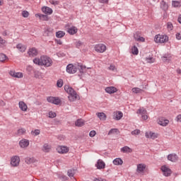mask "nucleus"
<instances>
[{
	"label": "nucleus",
	"instance_id": "nucleus-45",
	"mask_svg": "<svg viewBox=\"0 0 181 181\" xmlns=\"http://www.w3.org/2000/svg\"><path fill=\"white\" fill-rule=\"evenodd\" d=\"M57 86L59 88H62L63 87V79H59L57 82Z\"/></svg>",
	"mask_w": 181,
	"mask_h": 181
},
{
	"label": "nucleus",
	"instance_id": "nucleus-46",
	"mask_svg": "<svg viewBox=\"0 0 181 181\" xmlns=\"http://www.w3.org/2000/svg\"><path fill=\"white\" fill-rule=\"evenodd\" d=\"M140 37H141V33H139V31H137L134 34V39L135 40H137Z\"/></svg>",
	"mask_w": 181,
	"mask_h": 181
},
{
	"label": "nucleus",
	"instance_id": "nucleus-12",
	"mask_svg": "<svg viewBox=\"0 0 181 181\" xmlns=\"http://www.w3.org/2000/svg\"><path fill=\"white\" fill-rule=\"evenodd\" d=\"M57 151L59 153H67L69 152V148L61 146L57 148Z\"/></svg>",
	"mask_w": 181,
	"mask_h": 181
},
{
	"label": "nucleus",
	"instance_id": "nucleus-5",
	"mask_svg": "<svg viewBox=\"0 0 181 181\" xmlns=\"http://www.w3.org/2000/svg\"><path fill=\"white\" fill-rule=\"evenodd\" d=\"M77 70H78L77 66L71 64H69L66 66V71L67 73H69V74H74L75 73H77Z\"/></svg>",
	"mask_w": 181,
	"mask_h": 181
},
{
	"label": "nucleus",
	"instance_id": "nucleus-15",
	"mask_svg": "<svg viewBox=\"0 0 181 181\" xmlns=\"http://www.w3.org/2000/svg\"><path fill=\"white\" fill-rule=\"evenodd\" d=\"M21 148H26L29 146V140L22 139L19 142Z\"/></svg>",
	"mask_w": 181,
	"mask_h": 181
},
{
	"label": "nucleus",
	"instance_id": "nucleus-14",
	"mask_svg": "<svg viewBox=\"0 0 181 181\" xmlns=\"http://www.w3.org/2000/svg\"><path fill=\"white\" fill-rule=\"evenodd\" d=\"M105 91L108 94H114V93H117V91H118V90L115 87L110 86V87H107L105 88Z\"/></svg>",
	"mask_w": 181,
	"mask_h": 181
},
{
	"label": "nucleus",
	"instance_id": "nucleus-16",
	"mask_svg": "<svg viewBox=\"0 0 181 181\" xmlns=\"http://www.w3.org/2000/svg\"><path fill=\"white\" fill-rule=\"evenodd\" d=\"M19 108L21 111H28V105L23 101H20L18 103Z\"/></svg>",
	"mask_w": 181,
	"mask_h": 181
},
{
	"label": "nucleus",
	"instance_id": "nucleus-50",
	"mask_svg": "<svg viewBox=\"0 0 181 181\" xmlns=\"http://www.w3.org/2000/svg\"><path fill=\"white\" fill-rule=\"evenodd\" d=\"M160 40V35H157L155 36L154 42H156V43H159Z\"/></svg>",
	"mask_w": 181,
	"mask_h": 181
},
{
	"label": "nucleus",
	"instance_id": "nucleus-30",
	"mask_svg": "<svg viewBox=\"0 0 181 181\" xmlns=\"http://www.w3.org/2000/svg\"><path fill=\"white\" fill-rule=\"evenodd\" d=\"M16 47L19 49L20 52H21L22 53H23V52H25L26 50V47H25L22 44H18L16 45Z\"/></svg>",
	"mask_w": 181,
	"mask_h": 181
},
{
	"label": "nucleus",
	"instance_id": "nucleus-10",
	"mask_svg": "<svg viewBox=\"0 0 181 181\" xmlns=\"http://www.w3.org/2000/svg\"><path fill=\"white\" fill-rule=\"evenodd\" d=\"M177 159H179V157L176 153H171L168 156V160L170 162H176Z\"/></svg>",
	"mask_w": 181,
	"mask_h": 181
},
{
	"label": "nucleus",
	"instance_id": "nucleus-39",
	"mask_svg": "<svg viewBox=\"0 0 181 181\" xmlns=\"http://www.w3.org/2000/svg\"><path fill=\"white\" fill-rule=\"evenodd\" d=\"M173 6H174V8H179V6H181V2L177 1H173Z\"/></svg>",
	"mask_w": 181,
	"mask_h": 181
},
{
	"label": "nucleus",
	"instance_id": "nucleus-57",
	"mask_svg": "<svg viewBox=\"0 0 181 181\" xmlns=\"http://www.w3.org/2000/svg\"><path fill=\"white\" fill-rule=\"evenodd\" d=\"M136 42H145V38L144 37H139L138 40H136Z\"/></svg>",
	"mask_w": 181,
	"mask_h": 181
},
{
	"label": "nucleus",
	"instance_id": "nucleus-1",
	"mask_svg": "<svg viewBox=\"0 0 181 181\" xmlns=\"http://www.w3.org/2000/svg\"><path fill=\"white\" fill-rule=\"evenodd\" d=\"M33 63L38 66H45V67H50L53 64L52 59L47 56H42L40 59L35 58L33 59Z\"/></svg>",
	"mask_w": 181,
	"mask_h": 181
},
{
	"label": "nucleus",
	"instance_id": "nucleus-48",
	"mask_svg": "<svg viewBox=\"0 0 181 181\" xmlns=\"http://www.w3.org/2000/svg\"><path fill=\"white\" fill-rule=\"evenodd\" d=\"M167 29H168V30H173V24L170 22H168L167 23Z\"/></svg>",
	"mask_w": 181,
	"mask_h": 181
},
{
	"label": "nucleus",
	"instance_id": "nucleus-9",
	"mask_svg": "<svg viewBox=\"0 0 181 181\" xmlns=\"http://www.w3.org/2000/svg\"><path fill=\"white\" fill-rule=\"evenodd\" d=\"M37 53V49L35 47L30 48L28 52V54L30 56V57H35V56H36Z\"/></svg>",
	"mask_w": 181,
	"mask_h": 181
},
{
	"label": "nucleus",
	"instance_id": "nucleus-7",
	"mask_svg": "<svg viewBox=\"0 0 181 181\" xmlns=\"http://www.w3.org/2000/svg\"><path fill=\"white\" fill-rule=\"evenodd\" d=\"M19 162H21V158H19V156H13L11 158V165L16 167L19 165Z\"/></svg>",
	"mask_w": 181,
	"mask_h": 181
},
{
	"label": "nucleus",
	"instance_id": "nucleus-2",
	"mask_svg": "<svg viewBox=\"0 0 181 181\" xmlns=\"http://www.w3.org/2000/svg\"><path fill=\"white\" fill-rule=\"evenodd\" d=\"M64 90L69 94L68 96V98L69 101H75V100H77L78 98V95H77V92L74 90V89L69 86H64Z\"/></svg>",
	"mask_w": 181,
	"mask_h": 181
},
{
	"label": "nucleus",
	"instance_id": "nucleus-32",
	"mask_svg": "<svg viewBox=\"0 0 181 181\" xmlns=\"http://www.w3.org/2000/svg\"><path fill=\"white\" fill-rule=\"evenodd\" d=\"M136 114H141V115H145L146 114H148V112L146 111V109L142 107L137 110Z\"/></svg>",
	"mask_w": 181,
	"mask_h": 181
},
{
	"label": "nucleus",
	"instance_id": "nucleus-18",
	"mask_svg": "<svg viewBox=\"0 0 181 181\" xmlns=\"http://www.w3.org/2000/svg\"><path fill=\"white\" fill-rule=\"evenodd\" d=\"M53 35V28H47L44 31V36H52Z\"/></svg>",
	"mask_w": 181,
	"mask_h": 181
},
{
	"label": "nucleus",
	"instance_id": "nucleus-34",
	"mask_svg": "<svg viewBox=\"0 0 181 181\" xmlns=\"http://www.w3.org/2000/svg\"><path fill=\"white\" fill-rule=\"evenodd\" d=\"M132 91H133L136 94H139V93L141 94V93H144V90H142L139 88H133L132 89Z\"/></svg>",
	"mask_w": 181,
	"mask_h": 181
},
{
	"label": "nucleus",
	"instance_id": "nucleus-63",
	"mask_svg": "<svg viewBox=\"0 0 181 181\" xmlns=\"http://www.w3.org/2000/svg\"><path fill=\"white\" fill-rule=\"evenodd\" d=\"M176 119L178 122H181V115H178Z\"/></svg>",
	"mask_w": 181,
	"mask_h": 181
},
{
	"label": "nucleus",
	"instance_id": "nucleus-41",
	"mask_svg": "<svg viewBox=\"0 0 181 181\" xmlns=\"http://www.w3.org/2000/svg\"><path fill=\"white\" fill-rule=\"evenodd\" d=\"M118 132V129H111L107 135H114Z\"/></svg>",
	"mask_w": 181,
	"mask_h": 181
},
{
	"label": "nucleus",
	"instance_id": "nucleus-22",
	"mask_svg": "<svg viewBox=\"0 0 181 181\" xmlns=\"http://www.w3.org/2000/svg\"><path fill=\"white\" fill-rule=\"evenodd\" d=\"M145 136L146 138H151V139H155L156 138H158L156 134L155 133H153L152 132H146Z\"/></svg>",
	"mask_w": 181,
	"mask_h": 181
},
{
	"label": "nucleus",
	"instance_id": "nucleus-53",
	"mask_svg": "<svg viewBox=\"0 0 181 181\" xmlns=\"http://www.w3.org/2000/svg\"><path fill=\"white\" fill-rule=\"evenodd\" d=\"M97 134V133L95 132V131L92 130V131H90V133H89V136H90V138H93V136H95V134Z\"/></svg>",
	"mask_w": 181,
	"mask_h": 181
},
{
	"label": "nucleus",
	"instance_id": "nucleus-51",
	"mask_svg": "<svg viewBox=\"0 0 181 181\" xmlns=\"http://www.w3.org/2000/svg\"><path fill=\"white\" fill-rule=\"evenodd\" d=\"M22 16L23 18H28L29 16V12H28V11H23L22 12Z\"/></svg>",
	"mask_w": 181,
	"mask_h": 181
},
{
	"label": "nucleus",
	"instance_id": "nucleus-49",
	"mask_svg": "<svg viewBox=\"0 0 181 181\" xmlns=\"http://www.w3.org/2000/svg\"><path fill=\"white\" fill-rule=\"evenodd\" d=\"M141 134V130L135 129L132 132V135H139Z\"/></svg>",
	"mask_w": 181,
	"mask_h": 181
},
{
	"label": "nucleus",
	"instance_id": "nucleus-58",
	"mask_svg": "<svg viewBox=\"0 0 181 181\" xmlns=\"http://www.w3.org/2000/svg\"><path fill=\"white\" fill-rule=\"evenodd\" d=\"M108 69L110 70L111 71H114L115 70V66L114 65H110L109 67H108Z\"/></svg>",
	"mask_w": 181,
	"mask_h": 181
},
{
	"label": "nucleus",
	"instance_id": "nucleus-55",
	"mask_svg": "<svg viewBox=\"0 0 181 181\" xmlns=\"http://www.w3.org/2000/svg\"><path fill=\"white\" fill-rule=\"evenodd\" d=\"M82 45H83V42H81V41H78L76 42V47L78 49H80V46H82Z\"/></svg>",
	"mask_w": 181,
	"mask_h": 181
},
{
	"label": "nucleus",
	"instance_id": "nucleus-6",
	"mask_svg": "<svg viewBox=\"0 0 181 181\" xmlns=\"http://www.w3.org/2000/svg\"><path fill=\"white\" fill-rule=\"evenodd\" d=\"M161 170L164 176L166 177L172 175V170H170V168H168L166 165L161 166Z\"/></svg>",
	"mask_w": 181,
	"mask_h": 181
},
{
	"label": "nucleus",
	"instance_id": "nucleus-38",
	"mask_svg": "<svg viewBox=\"0 0 181 181\" xmlns=\"http://www.w3.org/2000/svg\"><path fill=\"white\" fill-rule=\"evenodd\" d=\"M64 35H66V33L63 31H58L56 33V36L58 38L63 37L64 36Z\"/></svg>",
	"mask_w": 181,
	"mask_h": 181
},
{
	"label": "nucleus",
	"instance_id": "nucleus-62",
	"mask_svg": "<svg viewBox=\"0 0 181 181\" xmlns=\"http://www.w3.org/2000/svg\"><path fill=\"white\" fill-rule=\"evenodd\" d=\"M142 119L146 120L148 119V114L141 115Z\"/></svg>",
	"mask_w": 181,
	"mask_h": 181
},
{
	"label": "nucleus",
	"instance_id": "nucleus-37",
	"mask_svg": "<svg viewBox=\"0 0 181 181\" xmlns=\"http://www.w3.org/2000/svg\"><path fill=\"white\" fill-rule=\"evenodd\" d=\"M162 60L164 62H169V60H170V56L169 54H165L163 57H162Z\"/></svg>",
	"mask_w": 181,
	"mask_h": 181
},
{
	"label": "nucleus",
	"instance_id": "nucleus-17",
	"mask_svg": "<svg viewBox=\"0 0 181 181\" xmlns=\"http://www.w3.org/2000/svg\"><path fill=\"white\" fill-rule=\"evenodd\" d=\"M96 115L100 121H105L107 119V115L104 112H97Z\"/></svg>",
	"mask_w": 181,
	"mask_h": 181
},
{
	"label": "nucleus",
	"instance_id": "nucleus-19",
	"mask_svg": "<svg viewBox=\"0 0 181 181\" xmlns=\"http://www.w3.org/2000/svg\"><path fill=\"white\" fill-rule=\"evenodd\" d=\"M158 124L162 127H167L168 124H169V120L165 118H160L158 121Z\"/></svg>",
	"mask_w": 181,
	"mask_h": 181
},
{
	"label": "nucleus",
	"instance_id": "nucleus-47",
	"mask_svg": "<svg viewBox=\"0 0 181 181\" xmlns=\"http://www.w3.org/2000/svg\"><path fill=\"white\" fill-rule=\"evenodd\" d=\"M146 61L147 63H155V59L153 57H146Z\"/></svg>",
	"mask_w": 181,
	"mask_h": 181
},
{
	"label": "nucleus",
	"instance_id": "nucleus-27",
	"mask_svg": "<svg viewBox=\"0 0 181 181\" xmlns=\"http://www.w3.org/2000/svg\"><path fill=\"white\" fill-rule=\"evenodd\" d=\"M146 168V165L145 164H139L137 165V172H144Z\"/></svg>",
	"mask_w": 181,
	"mask_h": 181
},
{
	"label": "nucleus",
	"instance_id": "nucleus-33",
	"mask_svg": "<svg viewBox=\"0 0 181 181\" xmlns=\"http://www.w3.org/2000/svg\"><path fill=\"white\" fill-rule=\"evenodd\" d=\"M77 69L79 70V72L83 74L85 73V71H86V66H83V65H77Z\"/></svg>",
	"mask_w": 181,
	"mask_h": 181
},
{
	"label": "nucleus",
	"instance_id": "nucleus-35",
	"mask_svg": "<svg viewBox=\"0 0 181 181\" xmlns=\"http://www.w3.org/2000/svg\"><path fill=\"white\" fill-rule=\"evenodd\" d=\"M42 151L46 153L49 152L50 151V146L47 144H45L43 146Z\"/></svg>",
	"mask_w": 181,
	"mask_h": 181
},
{
	"label": "nucleus",
	"instance_id": "nucleus-59",
	"mask_svg": "<svg viewBox=\"0 0 181 181\" xmlns=\"http://www.w3.org/2000/svg\"><path fill=\"white\" fill-rule=\"evenodd\" d=\"M59 178L63 181H66L68 179L67 176L66 175H62L61 177H59Z\"/></svg>",
	"mask_w": 181,
	"mask_h": 181
},
{
	"label": "nucleus",
	"instance_id": "nucleus-31",
	"mask_svg": "<svg viewBox=\"0 0 181 181\" xmlns=\"http://www.w3.org/2000/svg\"><path fill=\"white\" fill-rule=\"evenodd\" d=\"M166 42H168V36L160 35V40L158 41V43H165Z\"/></svg>",
	"mask_w": 181,
	"mask_h": 181
},
{
	"label": "nucleus",
	"instance_id": "nucleus-60",
	"mask_svg": "<svg viewBox=\"0 0 181 181\" xmlns=\"http://www.w3.org/2000/svg\"><path fill=\"white\" fill-rule=\"evenodd\" d=\"M176 39H177V40H181V33H177L176 34Z\"/></svg>",
	"mask_w": 181,
	"mask_h": 181
},
{
	"label": "nucleus",
	"instance_id": "nucleus-54",
	"mask_svg": "<svg viewBox=\"0 0 181 181\" xmlns=\"http://www.w3.org/2000/svg\"><path fill=\"white\" fill-rule=\"evenodd\" d=\"M56 117V113L53 112H49V118H55Z\"/></svg>",
	"mask_w": 181,
	"mask_h": 181
},
{
	"label": "nucleus",
	"instance_id": "nucleus-56",
	"mask_svg": "<svg viewBox=\"0 0 181 181\" xmlns=\"http://www.w3.org/2000/svg\"><path fill=\"white\" fill-rule=\"evenodd\" d=\"M93 181H107V180L102 177H98V178H94Z\"/></svg>",
	"mask_w": 181,
	"mask_h": 181
},
{
	"label": "nucleus",
	"instance_id": "nucleus-20",
	"mask_svg": "<svg viewBox=\"0 0 181 181\" xmlns=\"http://www.w3.org/2000/svg\"><path fill=\"white\" fill-rule=\"evenodd\" d=\"M114 119H116V121H119V119L124 117V114L122 112L118 111L114 115Z\"/></svg>",
	"mask_w": 181,
	"mask_h": 181
},
{
	"label": "nucleus",
	"instance_id": "nucleus-42",
	"mask_svg": "<svg viewBox=\"0 0 181 181\" xmlns=\"http://www.w3.org/2000/svg\"><path fill=\"white\" fill-rule=\"evenodd\" d=\"M8 59V57L5 54L0 53V62H5Z\"/></svg>",
	"mask_w": 181,
	"mask_h": 181
},
{
	"label": "nucleus",
	"instance_id": "nucleus-21",
	"mask_svg": "<svg viewBox=\"0 0 181 181\" xmlns=\"http://www.w3.org/2000/svg\"><path fill=\"white\" fill-rule=\"evenodd\" d=\"M160 8L163 11H164V12H166L169 8V6L168 5V3L163 0L160 2Z\"/></svg>",
	"mask_w": 181,
	"mask_h": 181
},
{
	"label": "nucleus",
	"instance_id": "nucleus-64",
	"mask_svg": "<svg viewBox=\"0 0 181 181\" xmlns=\"http://www.w3.org/2000/svg\"><path fill=\"white\" fill-rule=\"evenodd\" d=\"M27 70H28V71H32V70H33V67H32V66H28L27 67Z\"/></svg>",
	"mask_w": 181,
	"mask_h": 181
},
{
	"label": "nucleus",
	"instance_id": "nucleus-4",
	"mask_svg": "<svg viewBox=\"0 0 181 181\" xmlns=\"http://www.w3.org/2000/svg\"><path fill=\"white\" fill-rule=\"evenodd\" d=\"M47 101L48 103H52V104H54L55 105H59L60 103H62V100L59 98L49 96L47 98Z\"/></svg>",
	"mask_w": 181,
	"mask_h": 181
},
{
	"label": "nucleus",
	"instance_id": "nucleus-28",
	"mask_svg": "<svg viewBox=\"0 0 181 181\" xmlns=\"http://www.w3.org/2000/svg\"><path fill=\"white\" fill-rule=\"evenodd\" d=\"M76 127H83L84 125V121L83 119H78L75 122Z\"/></svg>",
	"mask_w": 181,
	"mask_h": 181
},
{
	"label": "nucleus",
	"instance_id": "nucleus-25",
	"mask_svg": "<svg viewBox=\"0 0 181 181\" xmlns=\"http://www.w3.org/2000/svg\"><path fill=\"white\" fill-rule=\"evenodd\" d=\"M35 16H38L41 21H49V16L45 14H36Z\"/></svg>",
	"mask_w": 181,
	"mask_h": 181
},
{
	"label": "nucleus",
	"instance_id": "nucleus-3",
	"mask_svg": "<svg viewBox=\"0 0 181 181\" xmlns=\"http://www.w3.org/2000/svg\"><path fill=\"white\" fill-rule=\"evenodd\" d=\"M95 50L98 53H104L107 50V47L104 44H97L95 46Z\"/></svg>",
	"mask_w": 181,
	"mask_h": 181
},
{
	"label": "nucleus",
	"instance_id": "nucleus-29",
	"mask_svg": "<svg viewBox=\"0 0 181 181\" xmlns=\"http://www.w3.org/2000/svg\"><path fill=\"white\" fill-rule=\"evenodd\" d=\"M113 163L116 165H122V163H124V161L122 160V159L117 158L113 160Z\"/></svg>",
	"mask_w": 181,
	"mask_h": 181
},
{
	"label": "nucleus",
	"instance_id": "nucleus-43",
	"mask_svg": "<svg viewBox=\"0 0 181 181\" xmlns=\"http://www.w3.org/2000/svg\"><path fill=\"white\" fill-rule=\"evenodd\" d=\"M74 173H75L74 169L69 170H68V173H67L68 176H69V177H73L74 176Z\"/></svg>",
	"mask_w": 181,
	"mask_h": 181
},
{
	"label": "nucleus",
	"instance_id": "nucleus-13",
	"mask_svg": "<svg viewBox=\"0 0 181 181\" xmlns=\"http://www.w3.org/2000/svg\"><path fill=\"white\" fill-rule=\"evenodd\" d=\"M42 11L45 15H52V13H53V10L47 6L42 7Z\"/></svg>",
	"mask_w": 181,
	"mask_h": 181
},
{
	"label": "nucleus",
	"instance_id": "nucleus-40",
	"mask_svg": "<svg viewBox=\"0 0 181 181\" xmlns=\"http://www.w3.org/2000/svg\"><path fill=\"white\" fill-rule=\"evenodd\" d=\"M40 134V130L39 129H35L34 131H31V135H33L34 136H37V135Z\"/></svg>",
	"mask_w": 181,
	"mask_h": 181
},
{
	"label": "nucleus",
	"instance_id": "nucleus-44",
	"mask_svg": "<svg viewBox=\"0 0 181 181\" xmlns=\"http://www.w3.org/2000/svg\"><path fill=\"white\" fill-rule=\"evenodd\" d=\"M18 134L19 135H25V134H26V129L23 128L19 129L18 130Z\"/></svg>",
	"mask_w": 181,
	"mask_h": 181
},
{
	"label": "nucleus",
	"instance_id": "nucleus-52",
	"mask_svg": "<svg viewBox=\"0 0 181 181\" xmlns=\"http://www.w3.org/2000/svg\"><path fill=\"white\" fill-rule=\"evenodd\" d=\"M6 43V40H4L2 37L0 36V46H4Z\"/></svg>",
	"mask_w": 181,
	"mask_h": 181
},
{
	"label": "nucleus",
	"instance_id": "nucleus-24",
	"mask_svg": "<svg viewBox=\"0 0 181 181\" xmlns=\"http://www.w3.org/2000/svg\"><path fill=\"white\" fill-rule=\"evenodd\" d=\"M25 163H28V165H30V163H35L36 162V160L33 157H27L25 159Z\"/></svg>",
	"mask_w": 181,
	"mask_h": 181
},
{
	"label": "nucleus",
	"instance_id": "nucleus-36",
	"mask_svg": "<svg viewBox=\"0 0 181 181\" xmlns=\"http://www.w3.org/2000/svg\"><path fill=\"white\" fill-rule=\"evenodd\" d=\"M132 52L133 54H136L137 55L139 53V50H138V47H136V46H133L132 47Z\"/></svg>",
	"mask_w": 181,
	"mask_h": 181
},
{
	"label": "nucleus",
	"instance_id": "nucleus-26",
	"mask_svg": "<svg viewBox=\"0 0 181 181\" xmlns=\"http://www.w3.org/2000/svg\"><path fill=\"white\" fill-rule=\"evenodd\" d=\"M77 28L76 27H71L68 29V33L69 35H76L77 33Z\"/></svg>",
	"mask_w": 181,
	"mask_h": 181
},
{
	"label": "nucleus",
	"instance_id": "nucleus-8",
	"mask_svg": "<svg viewBox=\"0 0 181 181\" xmlns=\"http://www.w3.org/2000/svg\"><path fill=\"white\" fill-rule=\"evenodd\" d=\"M9 74L11 77H15L16 78H22V77H23V74L21 72H15L14 71H11Z\"/></svg>",
	"mask_w": 181,
	"mask_h": 181
},
{
	"label": "nucleus",
	"instance_id": "nucleus-23",
	"mask_svg": "<svg viewBox=\"0 0 181 181\" xmlns=\"http://www.w3.org/2000/svg\"><path fill=\"white\" fill-rule=\"evenodd\" d=\"M121 152H123V153H132V148L128 146H124L121 148Z\"/></svg>",
	"mask_w": 181,
	"mask_h": 181
},
{
	"label": "nucleus",
	"instance_id": "nucleus-11",
	"mask_svg": "<svg viewBox=\"0 0 181 181\" xmlns=\"http://www.w3.org/2000/svg\"><path fill=\"white\" fill-rule=\"evenodd\" d=\"M97 169H105V163L103 160L99 159L95 165Z\"/></svg>",
	"mask_w": 181,
	"mask_h": 181
},
{
	"label": "nucleus",
	"instance_id": "nucleus-61",
	"mask_svg": "<svg viewBox=\"0 0 181 181\" xmlns=\"http://www.w3.org/2000/svg\"><path fill=\"white\" fill-rule=\"evenodd\" d=\"M55 43H57V45H63V42H62L61 40H57V39H55Z\"/></svg>",
	"mask_w": 181,
	"mask_h": 181
}]
</instances>
